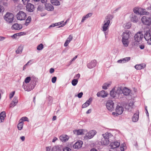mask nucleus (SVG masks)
<instances>
[{"label": "nucleus", "instance_id": "obj_1", "mask_svg": "<svg viewBox=\"0 0 151 151\" xmlns=\"http://www.w3.org/2000/svg\"><path fill=\"white\" fill-rule=\"evenodd\" d=\"M112 18V16L111 15L106 16L102 25L101 30L104 32L106 38L108 34V31L110 22V20Z\"/></svg>", "mask_w": 151, "mask_h": 151}, {"label": "nucleus", "instance_id": "obj_2", "mask_svg": "<svg viewBox=\"0 0 151 151\" xmlns=\"http://www.w3.org/2000/svg\"><path fill=\"white\" fill-rule=\"evenodd\" d=\"M144 37L143 34L141 32H138L134 36V40L137 42H133L132 45V46H134L137 45V42H141Z\"/></svg>", "mask_w": 151, "mask_h": 151}, {"label": "nucleus", "instance_id": "obj_3", "mask_svg": "<svg viewBox=\"0 0 151 151\" xmlns=\"http://www.w3.org/2000/svg\"><path fill=\"white\" fill-rule=\"evenodd\" d=\"M4 18L6 21L10 23L12 22L14 19V16L12 13L7 12L4 15Z\"/></svg>", "mask_w": 151, "mask_h": 151}, {"label": "nucleus", "instance_id": "obj_4", "mask_svg": "<svg viewBox=\"0 0 151 151\" xmlns=\"http://www.w3.org/2000/svg\"><path fill=\"white\" fill-rule=\"evenodd\" d=\"M141 21L143 24L150 26L151 25V16H143L142 18Z\"/></svg>", "mask_w": 151, "mask_h": 151}, {"label": "nucleus", "instance_id": "obj_5", "mask_svg": "<svg viewBox=\"0 0 151 151\" xmlns=\"http://www.w3.org/2000/svg\"><path fill=\"white\" fill-rule=\"evenodd\" d=\"M26 14L25 13L20 11L16 15L17 19L19 20H24L26 17Z\"/></svg>", "mask_w": 151, "mask_h": 151}, {"label": "nucleus", "instance_id": "obj_6", "mask_svg": "<svg viewBox=\"0 0 151 151\" xmlns=\"http://www.w3.org/2000/svg\"><path fill=\"white\" fill-rule=\"evenodd\" d=\"M96 133V132L95 130H91L86 134L84 138L86 139H91L94 136Z\"/></svg>", "mask_w": 151, "mask_h": 151}, {"label": "nucleus", "instance_id": "obj_7", "mask_svg": "<svg viewBox=\"0 0 151 151\" xmlns=\"http://www.w3.org/2000/svg\"><path fill=\"white\" fill-rule=\"evenodd\" d=\"M114 103L111 100L108 101L106 104V107L107 109L110 111L114 109Z\"/></svg>", "mask_w": 151, "mask_h": 151}, {"label": "nucleus", "instance_id": "obj_8", "mask_svg": "<svg viewBox=\"0 0 151 151\" xmlns=\"http://www.w3.org/2000/svg\"><path fill=\"white\" fill-rule=\"evenodd\" d=\"M104 137H105L109 141L111 142L114 139V137L110 133L106 132L105 134H103Z\"/></svg>", "mask_w": 151, "mask_h": 151}, {"label": "nucleus", "instance_id": "obj_9", "mask_svg": "<svg viewBox=\"0 0 151 151\" xmlns=\"http://www.w3.org/2000/svg\"><path fill=\"white\" fill-rule=\"evenodd\" d=\"M87 132V131L86 130L83 129L75 130L73 131L74 133L77 135H83Z\"/></svg>", "mask_w": 151, "mask_h": 151}, {"label": "nucleus", "instance_id": "obj_10", "mask_svg": "<svg viewBox=\"0 0 151 151\" xmlns=\"http://www.w3.org/2000/svg\"><path fill=\"white\" fill-rule=\"evenodd\" d=\"M130 34L131 32L129 31L125 30L122 35V39H129Z\"/></svg>", "mask_w": 151, "mask_h": 151}, {"label": "nucleus", "instance_id": "obj_11", "mask_svg": "<svg viewBox=\"0 0 151 151\" xmlns=\"http://www.w3.org/2000/svg\"><path fill=\"white\" fill-rule=\"evenodd\" d=\"M110 145V147L111 149H114L117 148L119 147L120 145V143L117 141H115L114 142H111Z\"/></svg>", "mask_w": 151, "mask_h": 151}, {"label": "nucleus", "instance_id": "obj_12", "mask_svg": "<svg viewBox=\"0 0 151 151\" xmlns=\"http://www.w3.org/2000/svg\"><path fill=\"white\" fill-rule=\"evenodd\" d=\"M26 10L28 12H32L35 10L34 5L31 3H28L26 6Z\"/></svg>", "mask_w": 151, "mask_h": 151}, {"label": "nucleus", "instance_id": "obj_13", "mask_svg": "<svg viewBox=\"0 0 151 151\" xmlns=\"http://www.w3.org/2000/svg\"><path fill=\"white\" fill-rule=\"evenodd\" d=\"M18 102L17 97L15 96L9 105L10 108H12L16 106Z\"/></svg>", "mask_w": 151, "mask_h": 151}, {"label": "nucleus", "instance_id": "obj_14", "mask_svg": "<svg viewBox=\"0 0 151 151\" xmlns=\"http://www.w3.org/2000/svg\"><path fill=\"white\" fill-rule=\"evenodd\" d=\"M97 63V62L96 60H93L87 64V66L89 69L95 67Z\"/></svg>", "mask_w": 151, "mask_h": 151}, {"label": "nucleus", "instance_id": "obj_15", "mask_svg": "<svg viewBox=\"0 0 151 151\" xmlns=\"http://www.w3.org/2000/svg\"><path fill=\"white\" fill-rule=\"evenodd\" d=\"M116 91V94H118V98L119 99H121L122 97V87H119L117 88V89H115Z\"/></svg>", "mask_w": 151, "mask_h": 151}, {"label": "nucleus", "instance_id": "obj_16", "mask_svg": "<svg viewBox=\"0 0 151 151\" xmlns=\"http://www.w3.org/2000/svg\"><path fill=\"white\" fill-rule=\"evenodd\" d=\"M115 110L116 112H117V114L120 115L124 111V109L121 105H118L116 106Z\"/></svg>", "mask_w": 151, "mask_h": 151}, {"label": "nucleus", "instance_id": "obj_17", "mask_svg": "<svg viewBox=\"0 0 151 151\" xmlns=\"http://www.w3.org/2000/svg\"><path fill=\"white\" fill-rule=\"evenodd\" d=\"M22 27L21 24L16 23L14 24L12 27L11 28L13 30H19Z\"/></svg>", "mask_w": 151, "mask_h": 151}, {"label": "nucleus", "instance_id": "obj_18", "mask_svg": "<svg viewBox=\"0 0 151 151\" xmlns=\"http://www.w3.org/2000/svg\"><path fill=\"white\" fill-rule=\"evenodd\" d=\"M108 94L105 91L102 90L100 92H98L97 95L98 97H101L102 98H104L106 97Z\"/></svg>", "mask_w": 151, "mask_h": 151}, {"label": "nucleus", "instance_id": "obj_19", "mask_svg": "<svg viewBox=\"0 0 151 151\" xmlns=\"http://www.w3.org/2000/svg\"><path fill=\"white\" fill-rule=\"evenodd\" d=\"M45 5V9L48 11H52L54 9L53 6L50 4L46 3Z\"/></svg>", "mask_w": 151, "mask_h": 151}, {"label": "nucleus", "instance_id": "obj_20", "mask_svg": "<svg viewBox=\"0 0 151 151\" xmlns=\"http://www.w3.org/2000/svg\"><path fill=\"white\" fill-rule=\"evenodd\" d=\"M83 144V142L81 141H78L76 142L74 145H73V147L75 149H78L80 148Z\"/></svg>", "mask_w": 151, "mask_h": 151}, {"label": "nucleus", "instance_id": "obj_21", "mask_svg": "<svg viewBox=\"0 0 151 151\" xmlns=\"http://www.w3.org/2000/svg\"><path fill=\"white\" fill-rule=\"evenodd\" d=\"M134 102L132 99L130 100L129 101V104L126 105L125 106V108L128 110H130L132 108V106L133 105Z\"/></svg>", "mask_w": 151, "mask_h": 151}, {"label": "nucleus", "instance_id": "obj_22", "mask_svg": "<svg viewBox=\"0 0 151 151\" xmlns=\"http://www.w3.org/2000/svg\"><path fill=\"white\" fill-rule=\"evenodd\" d=\"M131 20L134 23H137L138 21V18L135 14H132L130 15Z\"/></svg>", "mask_w": 151, "mask_h": 151}, {"label": "nucleus", "instance_id": "obj_23", "mask_svg": "<svg viewBox=\"0 0 151 151\" xmlns=\"http://www.w3.org/2000/svg\"><path fill=\"white\" fill-rule=\"evenodd\" d=\"M115 88H114L110 91V95L113 98H118V94H116V91L115 90Z\"/></svg>", "mask_w": 151, "mask_h": 151}, {"label": "nucleus", "instance_id": "obj_24", "mask_svg": "<svg viewBox=\"0 0 151 151\" xmlns=\"http://www.w3.org/2000/svg\"><path fill=\"white\" fill-rule=\"evenodd\" d=\"M130 59L129 57H126L124 58L119 60L117 61V63H124L127 62Z\"/></svg>", "mask_w": 151, "mask_h": 151}, {"label": "nucleus", "instance_id": "obj_25", "mask_svg": "<svg viewBox=\"0 0 151 151\" xmlns=\"http://www.w3.org/2000/svg\"><path fill=\"white\" fill-rule=\"evenodd\" d=\"M101 142L102 144L104 145H108L109 142H111L109 140L106 139L105 137H104L102 138Z\"/></svg>", "mask_w": 151, "mask_h": 151}, {"label": "nucleus", "instance_id": "obj_26", "mask_svg": "<svg viewBox=\"0 0 151 151\" xmlns=\"http://www.w3.org/2000/svg\"><path fill=\"white\" fill-rule=\"evenodd\" d=\"M60 139L63 142H65L67 141L69 137L67 135H62L60 137Z\"/></svg>", "mask_w": 151, "mask_h": 151}, {"label": "nucleus", "instance_id": "obj_27", "mask_svg": "<svg viewBox=\"0 0 151 151\" xmlns=\"http://www.w3.org/2000/svg\"><path fill=\"white\" fill-rule=\"evenodd\" d=\"M6 113L3 111L0 114V123L3 122L6 117Z\"/></svg>", "mask_w": 151, "mask_h": 151}, {"label": "nucleus", "instance_id": "obj_28", "mask_svg": "<svg viewBox=\"0 0 151 151\" xmlns=\"http://www.w3.org/2000/svg\"><path fill=\"white\" fill-rule=\"evenodd\" d=\"M130 92V90L126 87H125L122 90V93L124 95H128Z\"/></svg>", "mask_w": 151, "mask_h": 151}, {"label": "nucleus", "instance_id": "obj_29", "mask_svg": "<svg viewBox=\"0 0 151 151\" xmlns=\"http://www.w3.org/2000/svg\"><path fill=\"white\" fill-rule=\"evenodd\" d=\"M151 37L150 33L149 31H146L144 36V38L146 41H148L150 40Z\"/></svg>", "mask_w": 151, "mask_h": 151}, {"label": "nucleus", "instance_id": "obj_30", "mask_svg": "<svg viewBox=\"0 0 151 151\" xmlns=\"http://www.w3.org/2000/svg\"><path fill=\"white\" fill-rule=\"evenodd\" d=\"M146 66V65L143 64L139 65H137L134 66L135 68L137 70H140L143 69Z\"/></svg>", "mask_w": 151, "mask_h": 151}, {"label": "nucleus", "instance_id": "obj_31", "mask_svg": "<svg viewBox=\"0 0 151 151\" xmlns=\"http://www.w3.org/2000/svg\"><path fill=\"white\" fill-rule=\"evenodd\" d=\"M122 42L124 46L127 47L128 46L129 43V39H126L124 38L122 39Z\"/></svg>", "mask_w": 151, "mask_h": 151}, {"label": "nucleus", "instance_id": "obj_32", "mask_svg": "<svg viewBox=\"0 0 151 151\" xmlns=\"http://www.w3.org/2000/svg\"><path fill=\"white\" fill-rule=\"evenodd\" d=\"M139 119V115L137 114H134L132 118V121L134 122H137Z\"/></svg>", "mask_w": 151, "mask_h": 151}, {"label": "nucleus", "instance_id": "obj_33", "mask_svg": "<svg viewBox=\"0 0 151 151\" xmlns=\"http://www.w3.org/2000/svg\"><path fill=\"white\" fill-rule=\"evenodd\" d=\"M111 84V82H107L104 83L102 86V88L103 89L106 90L109 87Z\"/></svg>", "mask_w": 151, "mask_h": 151}, {"label": "nucleus", "instance_id": "obj_34", "mask_svg": "<svg viewBox=\"0 0 151 151\" xmlns=\"http://www.w3.org/2000/svg\"><path fill=\"white\" fill-rule=\"evenodd\" d=\"M149 14V12H146L145 9H142L141 8L140 12V15H148Z\"/></svg>", "mask_w": 151, "mask_h": 151}, {"label": "nucleus", "instance_id": "obj_35", "mask_svg": "<svg viewBox=\"0 0 151 151\" xmlns=\"http://www.w3.org/2000/svg\"><path fill=\"white\" fill-rule=\"evenodd\" d=\"M51 3L54 5L59 6L60 4L59 1L58 0H50Z\"/></svg>", "mask_w": 151, "mask_h": 151}, {"label": "nucleus", "instance_id": "obj_36", "mask_svg": "<svg viewBox=\"0 0 151 151\" xmlns=\"http://www.w3.org/2000/svg\"><path fill=\"white\" fill-rule=\"evenodd\" d=\"M140 9L141 8H139L138 7H135L134 8L133 11L134 13L137 14H140Z\"/></svg>", "mask_w": 151, "mask_h": 151}, {"label": "nucleus", "instance_id": "obj_37", "mask_svg": "<svg viewBox=\"0 0 151 151\" xmlns=\"http://www.w3.org/2000/svg\"><path fill=\"white\" fill-rule=\"evenodd\" d=\"M31 21V17L30 16H29L26 20L24 24L26 26H27Z\"/></svg>", "mask_w": 151, "mask_h": 151}, {"label": "nucleus", "instance_id": "obj_38", "mask_svg": "<svg viewBox=\"0 0 151 151\" xmlns=\"http://www.w3.org/2000/svg\"><path fill=\"white\" fill-rule=\"evenodd\" d=\"M23 123L22 121L19 122L17 125V128L19 130H22L23 127Z\"/></svg>", "mask_w": 151, "mask_h": 151}, {"label": "nucleus", "instance_id": "obj_39", "mask_svg": "<svg viewBox=\"0 0 151 151\" xmlns=\"http://www.w3.org/2000/svg\"><path fill=\"white\" fill-rule=\"evenodd\" d=\"M22 47L20 46L18 47L17 50H16V52L17 54H21L22 52Z\"/></svg>", "mask_w": 151, "mask_h": 151}, {"label": "nucleus", "instance_id": "obj_40", "mask_svg": "<svg viewBox=\"0 0 151 151\" xmlns=\"http://www.w3.org/2000/svg\"><path fill=\"white\" fill-rule=\"evenodd\" d=\"M53 150L54 151H60V147L59 146H55L53 147Z\"/></svg>", "mask_w": 151, "mask_h": 151}, {"label": "nucleus", "instance_id": "obj_41", "mask_svg": "<svg viewBox=\"0 0 151 151\" xmlns=\"http://www.w3.org/2000/svg\"><path fill=\"white\" fill-rule=\"evenodd\" d=\"M78 82L77 79H74L72 81V84L73 86H75L77 84Z\"/></svg>", "mask_w": 151, "mask_h": 151}, {"label": "nucleus", "instance_id": "obj_42", "mask_svg": "<svg viewBox=\"0 0 151 151\" xmlns=\"http://www.w3.org/2000/svg\"><path fill=\"white\" fill-rule=\"evenodd\" d=\"M43 48V45L42 44H40L37 47V50H42Z\"/></svg>", "mask_w": 151, "mask_h": 151}, {"label": "nucleus", "instance_id": "obj_43", "mask_svg": "<svg viewBox=\"0 0 151 151\" xmlns=\"http://www.w3.org/2000/svg\"><path fill=\"white\" fill-rule=\"evenodd\" d=\"M22 87L25 91H29L31 90V89L29 88L28 87L25 86L24 84L22 85Z\"/></svg>", "mask_w": 151, "mask_h": 151}, {"label": "nucleus", "instance_id": "obj_44", "mask_svg": "<svg viewBox=\"0 0 151 151\" xmlns=\"http://www.w3.org/2000/svg\"><path fill=\"white\" fill-rule=\"evenodd\" d=\"M37 10L39 11H42L43 9V7L42 5H40L37 7Z\"/></svg>", "mask_w": 151, "mask_h": 151}, {"label": "nucleus", "instance_id": "obj_45", "mask_svg": "<svg viewBox=\"0 0 151 151\" xmlns=\"http://www.w3.org/2000/svg\"><path fill=\"white\" fill-rule=\"evenodd\" d=\"M73 37L71 35H70L69 37H68L66 41H68L69 42H70L73 39Z\"/></svg>", "mask_w": 151, "mask_h": 151}, {"label": "nucleus", "instance_id": "obj_46", "mask_svg": "<svg viewBox=\"0 0 151 151\" xmlns=\"http://www.w3.org/2000/svg\"><path fill=\"white\" fill-rule=\"evenodd\" d=\"M124 147H125V144L124 143L122 144L120 147L121 150V151H124Z\"/></svg>", "mask_w": 151, "mask_h": 151}, {"label": "nucleus", "instance_id": "obj_47", "mask_svg": "<svg viewBox=\"0 0 151 151\" xmlns=\"http://www.w3.org/2000/svg\"><path fill=\"white\" fill-rule=\"evenodd\" d=\"M31 80L30 77H27L25 79L24 82L26 83H28Z\"/></svg>", "mask_w": 151, "mask_h": 151}, {"label": "nucleus", "instance_id": "obj_48", "mask_svg": "<svg viewBox=\"0 0 151 151\" xmlns=\"http://www.w3.org/2000/svg\"><path fill=\"white\" fill-rule=\"evenodd\" d=\"M15 93V91H13L11 93H10L9 94V98L10 99H11L13 97Z\"/></svg>", "mask_w": 151, "mask_h": 151}, {"label": "nucleus", "instance_id": "obj_49", "mask_svg": "<svg viewBox=\"0 0 151 151\" xmlns=\"http://www.w3.org/2000/svg\"><path fill=\"white\" fill-rule=\"evenodd\" d=\"M20 120H21L24 121H27L29 122L28 118L26 117H23L21 118Z\"/></svg>", "mask_w": 151, "mask_h": 151}, {"label": "nucleus", "instance_id": "obj_50", "mask_svg": "<svg viewBox=\"0 0 151 151\" xmlns=\"http://www.w3.org/2000/svg\"><path fill=\"white\" fill-rule=\"evenodd\" d=\"M89 105V104H87V103L86 102L82 105V108H86Z\"/></svg>", "mask_w": 151, "mask_h": 151}, {"label": "nucleus", "instance_id": "obj_51", "mask_svg": "<svg viewBox=\"0 0 151 151\" xmlns=\"http://www.w3.org/2000/svg\"><path fill=\"white\" fill-rule=\"evenodd\" d=\"M4 10V7L0 5V13L3 12Z\"/></svg>", "mask_w": 151, "mask_h": 151}, {"label": "nucleus", "instance_id": "obj_52", "mask_svg": "<svg viewBox=\"0 0 151 151\" xmlns=\"http://www.w3.org/2000/svg\"><path fill=\"white\" fill-rule=\"evenodd\" d=\"M63 22H64L63 21H62L60 22H59L58 23H55V24H53V26L55 27V26H57L59 25H60L61 24H62V23H63Z\"/></svg>", "mask_w": 151, "mask_h": 151}, {"label": "nucleus", "instance_id": "obj_53", "mask_svg": "<svg viewBox=\"0 0 151 151\" xmlns=\"http://www.w3.org/2000/svg\"><path fill=\"white\" fill-rule=\"evenodd\" d=\"M57 78L56 77H54L52 78V83H55L56 81Z\"/></svg>", "mask_w": 151, "mask_h": 151}, {"label": "nucleus", "instance_id": "obj_54", "mask_svg": "<svg viewBox=\"0 0 151 151\" xmlns=\"http://www.w3.org/2000/svg\"><path fill=\"white\" fill-rule=\"evenodd\" d=\"M92 101V98H90L88 100H87L86 102L87 103V104H89L90 105L91 102Z\"/></svg>", "mask_w": 151, "mask_h": 151}, {"label": "nucleus", "instance_id": "obj_55", "mask_svg": "<svg viewBox=\"0 0 151 151\" xmlns=\"http://www.w3.org/2000/svg\"><path fill=\"white\" fill-rule=\"evenodd\" d=\"M71 149L68 147H66L63 149V151H70Z\"/></svg>", "mask_w": 151, "mask_h": 151}, {"label": "nucleus", "instance_id": "obj_56", "mask_svg": "<svg viewBox=\"0 0 151 151\" xmlns=\"http://www.w3.org/2000/svg\"><path fill=\"white\" fill-rule=\"evenodd\" d=\"M23 4L25 5L28 4V2L29 1V0H22Z\"/></svg>", "mask_w": 151, "mask_h": 151}, {"label": "nucleus", "instance_id": "obj_57", "mask_svg": "<svg viewBox=\"0 0 151 151\" xmlns=\"http://www.w3.org/2000/svg\"><path fill=\"white\" fill-rule=\"evenodd\" d=\"M83 95V93L82 92L80 93H78V97L79 98H81Z\"/></svg>", "mask_w": 151, "mask_h": 151}, {"label": "nucleus", "instance_id": "obj_58", "mask_svg": "<svg viewBox=\"0 0 151 151\" xmlns=\"http://www.w3.org/2000/svg\"><path fill=\"white\" fill-rule=\"evenodd\" d=\"M86 19H87V18L86 15L83 16L82 18V20L81 21V22H83Z\"/></svg>", "mask_w": 151, "mask_h": 151}, {"label": "nucleus", "instance_id": "obj_59", "mask_svg": "<svg viewBox=\"0 0 151 151\" xmlns=\"http://www.w3.org/2000/svg\"><path fill=\"white\" fill-rule=\"evenodd\" d=\"M92 15V14L91 13H89L88 14H87L86 16L87 17V18H88L89 17H90Z\"/></svg>", "mask_w": 151, "mask_h": 151}, {"label": "nucleus", "instance_id": "obj_60", "mask_svg": "<svg viewBox=\"0 0 151 151\" xmlns=\"http://www.w3.org/2000/svg\"><path fill=\"white\" fill-rule=\"evenodd\" d=\"M69 43V42H68V41L66 40L64 43V46L65 47L67 46L68 45Z\"/></svg>", "mask_w": 151, "mask_h": 151}, {"label": "nucleus", "instance_id": "obj_61", "mask_svg": "<svg viewBox=\"0 0 151 151\" xmlns=\"http://www.w3.org/2000/svg\"><path fill=\"white\" fill-rule=\"evenodd\" d=\"M69 43V42H68V41L66 40L64 43V46L65 47L67 46L68 45Z\"/></svg>", "mask_w": 151, "mask_h": 151}, {"label": "nucleus", "instance_id": "obj_62", "mask_svg": "<svg viewBox=\"0 0 151 151\" xmlns=\"http://www.w3.org/2000/svg\"><path fill=\"white\" fill-rule=\"evenodd\" d=\"M46 151H52V149L51 147H46Z\"/></svg>", "mask_w": 151, "mask_h": 151}, {"label": "nucleus", "instance_id": "obj_63", "mask_svg": "<svg viewBox=\"0 0 151 151\" xmlns=\"http://www.w3.org/2000/svg\"><path fill=\"white\" fill-rule=\"evenodd\" d=\"M112 114L114 116H117L118 115H119V114H117V112H113L112 113Z\"/></svg>", "mask_w": 151, "mask_h": 151}, {"label": "nucleus", "instance_id": "obj_64", "mask_svg": "<svg viewBox=\"0 0 151 151\" xmlns=\"http://www.w3.org/2000/svg\"><path fill=\"white\" fill-rule=\"evenodd\" d=\"M17 34H15L12 36V37L14 38H17Z\"/></svg>", "mask_w": 151, "mask_h": 151}]
</instances>
